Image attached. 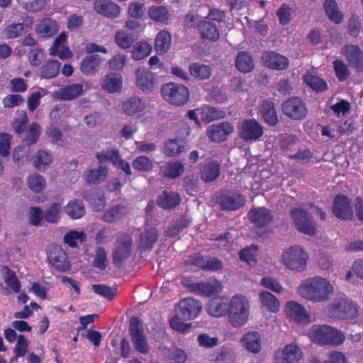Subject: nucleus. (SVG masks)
Returning a JSON list of instances; mask_svg holds the SVG:
<instances>
[{
  "mask_svg": "<svg viewBox=\"0 0 363 363\" xmlns=\"http://www.w3.org/2000/svg\"><path fill=\"white\" fill-rule=\"evenodd\" d=\"M298 295L307 301L320 303L328 301L334 294V285L326 278L315 276L300 281Z\"/></svg>",
  "mask_w": 363,
  "mask_h": 363,
  "instance_id": "1",
  "label": "nucleus"
},
{
  "mask_svg": "<svg viewBox=\"0 0 363 363\" xmlns=\"http://www.w3.org/2000/svg\"><path fill=\"white\" fill-rule=\"evenodd\" d=\"M250 308L248 298L242 294H235L230 298L228 323L235 328L245 326L250 320Z\"/></svg>",
  "mask_w": 363,
  "mask_h": 363,
  "instance_id": "2",
  "label": "nucleus"
},
{
  "mask_svg": "<svg viewBox=\"0 0 363 363\" xmlns=\"http://www.w3.org/2000/svg\"><path fill=\"white\" fill-rule=\"evenodd\" d=\"M318 215L321 220L325 219V213L312 206L295 208L291 211V216L296 229L308 235H313L316 233V225L312 217Z\"/></svg>",
  "mask_w": 363,
  "mask_h": 363,
  "instance_id": "3",
  "label": "nucleus"
},
{
  "mask_svg": "<svg viewBox=\"0 0 363 363\" xmlns=\"http://www.w3.org/2000/svg\"><path fill=\"white\" fill-rule=\"evenodd\" d=\"M311 341L320 345L339 346L345 340V335L339 330L327 325H314L307 332Z\"/></svg>",
  "mask_w": 363,
  "mask_h": 363,
  "instance_id": "4",
  "label": "nucleus"
},
{
  "mask_svg": "<svg viewBox=\"0 0 363 363\" xmlns=\"http://www.w3.org/2000/svg\"><path fill=\"white\" fill-rule=\"evenodd\" d=\"M309 256L301 245H294L286 247L281 254V262L286 268L295 272H303L307 267Z\"/></svg>",
  "mask_w": 363,
  "mask_h": 363,
  "instance_id": "5",
  "label": "nucleus"
},
{
  "mask_svg": "<svg viewBox=\"0 0 363 363\" xmlns=\"http://www.w3.org/2000/svg\"><path fill=\"white\" fill-rule=\"evenodd\" d=\"M325 312L331 318L349 320L355 318L358 313L356 304L346 298L334 300L326 307Z\"/></svg>",
  "mask_w": 363,
  "mask_h": 363,
  "instance_id": "6",
  "label": "nucleus"
},
{
  "mask_svg": "<svg viewBox=\"0 0 363 363\" xmlns=\"http://www.w3.org/2000/svg\"><path fill=\"white\" fill-rule=\"evenodd\" d=\"M161 94L164 100L169 104L181 106L188 102L190 93L186 86L181 84L169 82L162 87Z\"/></svg>",
  "mask_w": 363,
  "mask_h": 363,
  "instance_id": "7",
  "label": "nucleus"
},
{
  "mask_svg": "<svg viewBox=\"0 0 363 363\" xmlns=\"http://www.w3.org/2000/svg\"><path fill=\"white\" fill-rule=\"evenodd\" d=\"M284 313L289 322L303 325H308L311 322V314L306 308L298 301H286Z\"/></svg>",
  "mask_w": 363,
  "mask_h": 363,
  "instance_id": "8",
  "label": "nucleus"
},
{
  "mask_svg": "<svg viewBox=\"0 0 363 363\" xmlns=\"http://www.w3.org/2000/svg\"><path fill=\"white\" fill-rule=\"evenodd\" d=\"M301 348L295 343L286 345L274 353V363H304Z\"/></svg>",
  "mask_w": 363,
  "mask_h": 363,
  "instance_id": "9",
  "label": "nucleus"
},
{
  "mask_svg": "<svg viewBox=\"0 0 363 363\" xmlns=\"http://www.w3.org/2000/svg\"><path fill=\"white\" fill-rule=\"evenodd\" d=\"M239 137L245 142L259 140L264 133L262 126L255 119H245L238 125Z\"/></svg>",
  "mask_w": 363,
  "mask_h": 363,
  "instance_id": "10",
  "label": "nucleus"
},
{
  "mask_svg": "<svg viewBox=\"0 0 363 363\" xmlns=\"http://www.w3.org/2000/svg\"><path fill=\"white\" fill-rule=\"evenodd\" d=\"M187 116L195 121L198 125H201V121L206 123L212 121L223 118L224 113L208 106H203L195 110H190L186 113Z\"/></svg>",
  "mask_w": 363,
  "mask_h": 363,
  "instance_id": "11",
  "label": "nucleus"
},
{
  "mask_svg": "<svg viewBox=\"0 0 363 363\" xmlns=\"http://www.w3.org/2000/svg\"><path fill=\"white\" fill-rule=\"evenodd\" d=\"M230 298L226 296H218L212 298L206 306V313L213 318H221L228 315Z\"/></svg>",
  "mask_w": 363,
  "mask_h": 363,
  "instance_id": "12",
  "label": "nucleus"
},
{
  "mask_svg": "<svg viewBox=\"0 0 363 363\" xmlns=\"http://www.w3.org/2000/svg\"><path fill=\"white\" fill-rule=\"evenodd\" d=\"M203 308L202 303L192 298H184L178 303L177 313L184 320L196 318Z\"/></svg>",
  "mask_w": 363,
  "mask_h": 363,
  "instance_id": "13",
  "label": "nucleus"
},
{
  "mask_svg": "<svg viewBox=\"0 0 363 363\" xmlns=\"http://www.w3.org/2000/svg\"><path fill=\"white\" fill-rule=\"evenodd\" d=\"M282 111L288 117L294 120H300L307 113V108L301 99L291 98L282 104Z\"/></svg>",
  "mask_w": 363,
  "mask_h": 363,
  "instance_id": "14",
  "label": "nucleus"
},
{
  "mask_svg": "<svg viewBox=\"0 0 363 363\" xmlns=\"http://www.w3.org/2000/svg\"><path fill=\"white\" fill-rule=\"evenodd\" d=\"M352 67L363 71V51L355 45H346L340 51Z\"/></svg>",
  "mask_w": 363,
  "mask_h": 363,
  "instance_id": "15",
  "label": "nucleus"
},
{
  "mask_svg": "<svg viewBox=\"0 0 363 363\" xmlns=\"http://www.w3.org/2000/svg\"><path fill=\"white\" fill-rule=\"evenodd\" d=\"M130 333L132 342L135 349L142 354H147L149 351L147 340L139 328L138 318H132L130 323Z\"/></svg>",
  "mask_w": 363,
  "mask_h": 363,
  "instance_id": "16",
  "label": "nucleus"
},
{
  "mask_svg": "<svg viewBox=\"0 0 363 363\" xmlns=\"http://www.w3.org/2000/svg\"><path fill=\"white\" fill-rule=\"evenodd\" d=\"M239 345L250 353L259 354L262 347V336L258 332L249 331L240 338Z\"/></svg>",
  "mask_w": 363,
  "mask_h": 363,
  "instance_id": "17",
  "label": "nucleus"
},
{
  "mask_svg": "<svg viewBox=\"0 0 363 363\" xmlns=\"http://www.w3.org/2000/svg\"><path fill=\"white\" fill-rule=\"evenodd\" d=\"M122 108L127 116H137L138 119L144 121L141 118L142 113H145V111L147 109V104L144 99L138 96L130 97L123 102Z\"/></svg>",
  "mask_w": 363,
  "mask_h": 363,
  "instance_id": "18",
  "label": "nucleus"
},
{
  "mask_svg": "<svg viewBox=\"0 0 363 363\" xmlns=\"http://www.w3.org/2000/svg\"><path fill=\"white\" fill-rule=\"evenodd\" d=\"M135 81L138 87L144 93H150L155 89V79L152 73L140 67L135 70Z\"/></svg>",
  "mask_w": 363,
  "mask_h": 363,
  "instance_id": "19",
  "label": "nucleus"
},
{
  "mask_svg": "<svg viewBox=\"0 0 363 363\" xmlns=\"http://www.w3.org/2000/svg\"><path fill=\"white\" fill-rule=\"evenodd\" d=\"M234 130L233 125L228 122H223L210 125L207 130L209 138L213 142L225 140Z\"/></svg>",
  "mask_w": 363,
  "mask_h": 363,
  "instance_id": "20",
  "label": "nucleus"
},
{
  "mask_svg": "<svg viewBox=\"0 0 363 363\" xmlns=\"http://www.w3.org/2000/svg\"><path fill=\"white\" fill-rule=\"evenodd\" d=\"M48 259L49 262L60 271H66L70 267L67 255L60 247L55 246L50 248Z\"/></svg>",
  "mask_w": 363,
  "mask_h": 363,
  "instance_id": "21",
  "label": "nucleus"
},
{
  "mask_svg": "<svg viewBox=\"0 0 363 363\" xmlns=\"http://www.w3.org/2000/svg\"><path fill=\"white\" fill-rule=\"evenodd\" d=\"M94 9L97 13L109 18H116L121 13L120 6L111 0L95 1Z\"/></svg>",
  "mask_w": 363,
  "mask_h": 363,
  "instance_id": "22",
  "label": "nucleus"
},
{
  "mask_svg": "<svg viewBox=\"0 0 363 363\" xmlns=\"http://www.w3.org/2000/svg\"><path fill=\"white\" fill-rule=\"evenodd\" d=\"M333 214L340 219L347 220L352 217L353 211L351 203L345 196H337L335 198L333 207Z\"/></svg>",
  "mask_w": 363,
  "mask_h": 363,
  "instance_id": "23",
  "label": "nucleus"
},
{
  "mask_svg": "<svg viewBox=\"0 0 363 363\" xmlns=\"http://www.w3.org/2000/svg\"><path fill=\"white\" fill-rule=\"evenodd\" d=\"M148 18L153 22L168 25L171 21V13L168 8L164 5H152L147 9Z\"/></svg>",
  "mask_w": 363,
  "mask_h": 363,
  "instance_id": "24",
  "label": "nucleus"
},
{
  "mask_svg": "<svg viewBox=\"0 0 363 363\" xmlns=\"http://www.w3.org/2000/svg\"><path fill=\"white\" fill-rule=\"evenodd\" d=\"M66 39V33H60L49 49V54L51 56H57L61 60H67L71 58L72 53L69 48L65 45Z\"/></svg>",
  "mask_w": 363,
  "mask_h": 363,
  "instance_id": "25",
  "label": "nucleus"
},
{
  "mask_svg": "<svg viewBox=\"0 0 363 363\" xmlns=\"http://www.w3.org/2000/svg\"><path fill=\"white\" fill-rule=\"evenodd\" d=\"M261 308L272 313H277L281 308L277 297L267 290H261L258 294Z\"/></svg>",
  "mask_w": 363,
  "mask_h": 363,
  "instance_id": "26",
  "label": "nucleus"
},
{
  "mask_svg": "<svg viewBox=\"0 0 363 363\" xmlns=\"http://www.w3.org/2000/svg\"><path fill=\"white\" fill-rule=\"evenodd\" d=\"M101 89L108 93L120 92L123 89V78L116 73H108L101 80Z\"/></svg>",
  "mask_w": 363,
  "mask_h": 363,
  "instance_id": "27",
  "label": "nucleus"
},
{
  "mask_svg": "<svg viewBox=\"0 0 363 363\" xmlns=\"http://www.w3.org/2000/svg\"><path fill=\"white\" fill-rule=\"evenodd\" d=\"M83 92V86L73 84L52 93V96L58 100L70 101L79 96Z\"/></svg>",
  "mask_w": 363,
  "mask_h": 363,
  "instance_id": "28",
  "label": "nucleus"
},
{
  "mask_svg": "<svg viewBox=\"0 0 363 363\" xmlns=\"http://www.w3.org/2000/svg\"><path fill=\"white\" fill-rule=\"evenodd\" d=\"M96 157L101 162L111 161L116 167L123 170L127 174L130 175L131 174L130 164L120 158L118 152L116 150L98 153Z\"/></svg>",
  "mask_w": 363,
  "mask_h": 363,
  "instance_id": "29",
  "label": "nucleus"
},
{
  "mask_svg": "<svg viewBox=\"0 0 363 363\" xmlns=\"http://www.w3.org/2000/svg\"><path fill=\"white\" fill-rule=\"evenodd\" d=\"M262 61L267 67L278 70L286 69L289 65V60L286 57L275 52L264 53Z\"/></svg>",
  "mask_w": 363,
  "mask_h": 363,
  "instance_id": "30",
  "label": "nucleus"
},
{
  "mask_svg": "<svg viewBox=\"0 0 363 363\" xmlns=\"http://www.w3.org/2000/svg\"><path fill=\"white\" fill-rule=\"evenodd\" d=\"M104 58L98 55H88L81 62V71L84 74L90 75L99 71Z\"/></svg>",
  "mask_w": 363,
  "mask_h": 363,
  "instance_id": "31",
  "label": "nucleus"
},
{
  "mask_svg": "<svg viewBox=\"0 0 363 363\" xmlns=\"http://www.w3.org/2000/svg\"><path fill=\"white\" fill-rule=\"evenodd\" d=\"M223 289L222 283L218 280H211L208 282L198 283L194 290L203 296H210L216 293H220Z\"/></svg>",
  "mask_w": 363,
  "mask_h": 363,
  "instance_id": "32",
  "label": "nucleus"
},
{
  "mask_svg": "<svg viewBox=\"0 0 363 363\" xmlns=\"http://www.w3.org/2000/svg\"><path fill=\"white\" fill-rule=\"evenodd\" d=\"M35 30L39 38H50L58 31L59 28L55 21L45 18L36 24Z\"/></svg>",
  "mask_w": 363,
  "mask_h": 363,
  "instance_id": "33",
  "label": "nucleus"
},
{
  "mask_svg": "<svg viewBox=\"0 0 363 363\" xmlns=\"http://www.w3.org/2000/svg\"><path fill=\"white\" fill-rule=\"evenodd\" d=\"M191 264L195 265L203 269L216 271L223 267L222 262L215 258L206 259L199 254L194 255L189 259Z\"/></svg>",
  "mask_w": 363,
  "mask_h": 363,
  "instance_id": "34",
  "label": "nucleus"
},
{
  "mask_svg": "<svg viewBox=\"0 0 363 363\" xmlns=\"http://www.w3.org/2000/svg\"><path fill=\"white\" fill-rule=\"evenodd\" d=\"M131 238L129 235L121 236L117 241L113 252L114 259L121 261L130 255Z\"/></svg>",
  "mask_w": 363,
  "mask_h": 363,
  "instance_id": "35",
  "label": "nucleus"
},
{
  "mask_svg": "<svg viewBox=\"0 0 363 363\" xmlns=\"http://www.w3.org/2000/svg\"><path fill=\"white\" fill-rule=\"evenodd\" d=\"M171 43V33L166 30L159 31L155 40V51L159 55H164L169 50Z\"/></svg>",
  "mask_w": 363,
  "mask_h": 363,
  "instance_id": "36",
  "label": "nucleus"
},
{
  "mask_svg": "<svg viewBox=\"0 0 363 363\" xmlns=\"http://www.w3.org/2000/svg\"><path fill=\"white\" fill-rule=\"evenodd\" d=\"M249 217L251 221L259 227L267 225L272 219L270 212L264 208L252 209L249 212Z\"/></svg>",
  "mask_w": 363,
  "mask_h": 363,
  "instance_id": "37",
  "label": "nucleus"
},
{
  "mask_svg": "<svg viewBox=\"0 0 363 363\" xmlns=\"http://www.w3.org/2000/svg\"><path fill=\"white\" fill-rule=\"evenodd\" d=\"M198 28L203 38L210 40L216 41L220 37V33L215 23L209 21H202L199 26Z\"/></svg>",
  "mask_w": 363,
  "mask_h": 363,
  "instance_id": "38",
  "label": "nucleus"
},
{
  "mask_svg": "<svg viewBox=\"0 0 363 363\" xmlns=\"http://www.w3.org/2000/svg\"><path fill=\"white\" fill-rule=\"evenodd\" d=\"M152 50V45L149 43L145 40L138 41L132 48L131 58L134 60H143L150 55Z\"/></svg>",
  "mask_w": 363,
  "mask_h": 363,
  "instance_id": "39",
  "label": "nucleus"
},
{
  "mask_svg": "<svg viewBox=\"0 0 363 363\" xmlns=\"http://www.w3.org/2000/svg\"><path fill=\"white\" fill-rule=\"evenodd\" d=\"M323 7L327 16L332 22L338 24L342 21L343 15L335 0H325Z\"/></svg>",
  "mask_w": 363,
  "mask_h": 363,
  "instance_id": "40",
  "label": "nucleus"
},
{
  "mask_svg": "<svg viewBox=\"0 0 363 363\" xmlns=\"http://www.w3.org/2000/svg\"><path fill=\"white\" fill-rule=\"evenodd\" d=\"M245 203V199L237 193L225 195L220 201L222 208L228 210H236Z\"/></svg>",
  "mask_w": 363,
  "mask_h": 363,
  "instance_id": "41",
  "label": "nucleus"
},
{
  "mask_svg": "<svg viewBox=\"0 0 363 363\" xmlns=\"http://www.w3.org/2000/svg\"><path fill=\"white\" fill-rule=\"evenodd\" d=\"M0 272L6 286L15 293L20 292L21 285L15 273L7 267H1Z\"/></svg>",
  "mask_w": 363,
  "mask_h": 363,
  "instance_id": "42",
  "label": "nucleus"
},
{
  "mask_svg": "<svg viewBox=\"0 0 363 363\" xmlns=\"http://www.w3.org/2000/svg\"><path fill=\"white\" fill-rule=\"evenodd\" d=\"M219 175V164L215 161L208 162L201 169V179L204 182H212Z\"/></svg>",
  "mask_w": 363,
  "mask_h": 363,
  "instance_id": "43",
  "label": "nucleus"
},
{
  "mask_svg": "<svg viewBox=\"0 0 363 363\" xmlns=\"http://www.w3.org/2000/svg\"><path fill=\"white\" fill-rule=\"evenodd\" d=\"M34 167L39 171H45L52 162V155L45 151L38 150L32 158Z\"/></svg>",
  "mask_w": 363,
  "mask_h": 363,
  "instance_id": "44",
  "label": "nucleus"
},
{
  "mask_svg": "<svg viewBox=\"0 0 363 363\" xmlns=\"http://www.w3.org/2000/svg\"><path fill=\"white\" fill-rule=\"evenodd\" d=\"M108 175V170L104 167L89 169L83 174L84 179L89 184H94L104 180Z\"/></svg>",
  "mask_w": 363,
  "mask_h": 363,
  "instance_id": "45",
  "label": "nucleus"
},
{
  "mask_svg": "<svg viewBox=\"0 0 363 363\" xmlns=\"http://www.w3.org/2000/svg\"><path fill=\"white\" fill-rule=\"evenodd\" d=\"M66 214L72 219H79L85 213L84 205L80 200L70 201L64 208Z\"/></svg>",
  "mask_w": 363,
  "mask_h": 363,
  "instance_id": "46",
  "label": "nucleus"
},
{
  "mask_svg": "<svg viewBox=\"0 0 363 363\" xmlns=\"http://www.w3.org/2000/svg\"><path fill=\"white\" fill-rule=\"evenodd\" d=\"M303 79L304 82L315 91H324L328 89L327 83L313 72H308Z\"/></svg>",
  "mask_w": 363,
  "mask_h": 363,
  "instance_id": "47",
  "label": "nucleus"
},
{
  "mask_svg": "<svg viewBox=\"0 0 363 363\" xmlns=\"http://www.w3.org/2000/svg\"><path fill=\"white\" fill-rule=\"evenodd\" d=\"M189 71L191 77L199 80L207 79L211 74V69L209 66L199 63L190 65Z\"/></svg>",
  "mask_w": 363,
  "mask_h": 363,
  "instance_id": "48",
  "label": "nucleus"
},
{
  "mask_svg": "<svg viewBox=\"0 0 363 363\" xmlns=\"http://www.w3.org/2000/svg\"><path fill=\"white\" fill-rule=\"evenodd\" d=\"M180 202L179 195L175 192L164 191L158 198L157 203L163 208H171Z\"/></svg>",
  "mask_w": 363,
  "mask_h": 363,
  "instance_id": "49",
  "label": "nucleus"
},
{
  "mask_svg": "<svg viewBox=\"0 0 363 363\" xmlns=\"http://www.w3.org/2000/svg\"><path fill=\"white\" fill-rule=\"evenodd\" d=\"M235 65L237 69L243 73L250 72L254 67L251 56L245 52H240L238 54Z\"/></svg>",
  "mask_w": 363,
  "mask_h": 363,
  "instance_id": "50",
  "label": "nucleus"
},
{
  "mask_svg": "<svg viewBox=\"0 0 363 363\" xmlns=\"http://www.w3.org/2000/svg\"><path fill=\"white\" fill-rule=\"evenodd\" d=\"M114 42L116 45L123 50L131 48L134 42L133 36L125 30H118L115 35Z\"/></svg>",
  "mask_w": 363,
  "mask_h": 363,
  "instance_id": "51",
  "label": "nucleus"
},
{
  "mask_svg": "<svg viewBox=\"0 0 363 363\" xmlns=\"http://www.w3.org/2000/svg\"><path fill=\"white\" fill-rule=\"evenodd\" d=\"M260 115L265 123L274 125L277 121V116L274 106L269 102H264L260 108Z\"/></svg>",
  "mask_w": 363,
  "mask_h": 363,
  "instance_id": "52",
  "label": "nucleus"
},
{
  "mask_svg": "<svg viewBox=\"0 0 363 363\" xmlns=\"http://www.w3.org/2000/svg\"><path fill=\"white\" fill-rule=\"evenodd\" d=\"M184 170L182 163L178 161L168 162L162 167L164 176L172 179L179 177Z\"/></svg>",
  "mask_w": 363,
  "mask_h": 363,
  "instance_id": "53",
  "label": "nucleus"
},
{
  "mask_svg": "<svg viewBox=\"0 0 363 363\" xmlns=\"http://www.w3.org/2000/svg\"><path fill=\"white\" fill-rule=\"evenodd\" d=\"M86 239V235L84 231L70 230L65 233L63 238L65 243L69 247H74L82 243Z\"/></svg>",
  "mask_w": 363,
  "mask_h": 363,
  "instance_id": "54",
  "label": "nucleus"
},
{
  "mask_svg": "<svg viewBox=\"0 0 363 363\" xmlns=\"http://www.w3.org/2000/svg\"><path fill=\"white\" fill-rule=\"evenodd\" d=\"M185 143L182 140L172 139L168 140L164 147V152L169 157L177 155L184 150Z\"/></svg>",
  "mask_w": 363,
  "mask_h": 363,
  "instance_id": "55",
  "label": "nucleus"
},
{
  "mask_svg": "<svg viewBox=\"0 0 363 363\" xmlns=\"http://www.w3.org/2000/svg\"><path fill=\"white\" fill-rule=\"evenodd\" d=\"M26 180L29 189L35 193H39L45 188L46 180L38 174L28 175Z\"/></svg>",
  "mask_w": 363,
  "mask_h": 363,
  "instance_id": "56",
  "label": "nucleus"
},
{
  "mask_svg": "<svg viewBox=\"0 0 363 363\" xmlns=\"http://www.w3.org/2000/svg\"><path fill=\"white\" fill-rule=\"evenodd\" d=\"M60 67V63L57 60H48L41 67V76L45 79L57 76Z\"/></svg>",
  "mask_w": 363,
  "mask_h": 363,
  "instance_id": "57",
  "label": "nucleus"
},
{
  "mask_svg": "<svg viewBox=\"0 0 363 363\" xmlns=\"http://www.w3.org/2000/svg\"><path fill=\"white\" fill-rule=\"evenodd\" d=\"M259 284L264 288L272 291L277 294H281L284 289L280 282L276 278L271 276L263 277L259 281Z\"/></svg>",
  "mask_w": 363,
  "mask_h": 363,
  "instance_id": "58",
  "label": "nucleus"
},
{
  "mask_svg": "<svg viewBox=\"0 0 363 363\" xmlns=\"http://www.w3.org/2000/svg\"><path fill=\"white\" fill-rule=\"evenodd\" d=\"M157 239L155 229L151 228L145 230L140 236L139 245L143 248H150Z\"/></svg>",
  "mask_w": 363,
  "mask_h": 363,
  "instance_id": "59",
  "label": "nucleus"
},
{
  "mask_svg": "<svg viewBox=\"0 0 363 363\" xmlns=\"http://www.w3.org/2000/svg\"><path fill=\"white\" fill-rule=\"evenodd\" d=\"M61 204L60 203H52L45 212L44 218L49 223H56L60 219Z\"/></svg>",
  "mask_w": 363,
  "mask_h": 363,
  "instance_id": "60",
  "label": "nucleus"
},
{
  "mask_svg": "<svg viewBox=\"0 0 363 363\" xmlns=\"http://www.w3.org/2000/svg\"><path fill=\"white\" fill-rule=\"evenodd\" d=\"M125 213L124 207L116 206L105 212L104 219L106 222H114L123 218Z\"/></svg>",
  "mask_w": 363,
  "mask_h": 363,
  "instance_id": "61",
  "label": "nucleus"
},
{
  "mask_svg": "<svg viewBox=\"0 0 363 363\" xmlns=\"http://www.w3.org/2000/svg\"><path fill=\"white\" fill-rule=\"evenodd\" d=\"M333 64L337 78L340 82L346 80L350 75V70L347 65L340 60H335L333 61Z\"/></svg>",
  "mask_w": 363,
  "mask_h": 363,
  "instance_id": "62",
  "label": "nucleus"
},
{
  "mask_svg": "<svg viewBox=\"0 0 363 363\" xmlns=\"http://www.w3.org/2000/svg\"><path fill=\"white\" fill-rule=\"evenodd\" d=\"M197 342L201 347L212 348L218 345V338L203 333L198 335Z\"/></svg>",
  "mask_w": 363,
  "mask_h": 363,
  "instance_id": "63",
  "label": "nucleus"
},
{
  "mask_svg": "<svg viewBox=\"0 0 363 363\" xmlns=\"http://www.w3.org/2000/svg\"><path fill=\"white\" fill-rule=\"evenodd\" d=\"M347 359L341 352L333 351L328 354V359L323 362H320L318 359H313L311 363H346Z\"/></svg>",
  "mask_w": 363,
  "mask_h": 363,
  "instance_id": "64",
  "label": "nucleus"
}]
</instances>
